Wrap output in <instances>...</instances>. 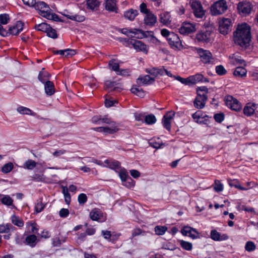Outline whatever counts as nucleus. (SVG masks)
Wrapping results in <instances>:
<instances>
[{"mask_svg": "<svg viewBox=\"0 0 258 258\" xmlns=\"http://www.w3.org/2000/svg\"><path fill=\"white\" fill-rule=\"evenodd\" d=\"M233 40L235 44L240 47L247 48L251 40L250 27L246 23L238 25L233 33Z\"/></svg>", "mask_w": 258, "mask_h": 258, "instance_id": "nucleus-1", "label": "nucleus"}, {"mask_svg": "<svg viewBox=\"0 0 258 258\" xmlns=\"http://www.w3.org/2000/svg\"><path fill=\"white\" fill-rule=\"evenodd\" d=\"M195 50L203 63L205 64H213L214 63L215 59L209 50L197 47H195Z\"/></svg>", "mask_w": 258, "mask_h": 258, "instance_id": "nucleus-2", "label": "nucleus"}, {"mask_svg": "<svg viewBox=\"0 0 258 258\" xmlns=\"http://www.w3.org/2000/svg\"><path fill=\"white\" fill-rule=\"evenodd\" d=\"M228 9L225 0H219L215 2L211 7V13L213 16L223 14Z\"/></svg>", "mask_w": 258, "mask_h": 258, "instance_id": "nucleus-3", "label": "nucleus"}, {"mask_svg": "<svg viewBox=\"0 0 258 258\" xmlns=\"http://www.w3.org/2000/svg\"><path fill=\"white\" fill-rule=\"evenodd\" d=\"M190 6L195 16L197 18H202L205 14L201 3L196 0L191 2Z\"/></svg>", "mask_w": 258, "mask_h": 258, "instance_id": "nucleus-4", "label": "nucleus"}, {"mask_svg": "<svg viewBox=\"0 0 258 258\" xmlns=\"http://www.w3.org/2000/svg\"><path fill=\"white\" fill-rule=\"evenodd\" d=\"M225 104L231 109L239 111L241 109L242 105L240 103L232 96L228 95L225 98Z\"/></svg>", "mask_w": 258, "mask_h": 258, "instance_id": "nucleus-5", "label": "nucleus"}, {"mask_svg": "<svg viewBox=\"0 0 258 258\" xmlns=\"http://www.w3.org/2000/svg\"><path fill=\"white\" fill-rule=\"evenodd\" d=\"M171 47L175 50H181L183 48L182 42L177 34L173 33L167 40Z\"/></svg>", "mask_w": 258, "mask_h": 258, "instance_id": "nucleus-6", "label": "nucleus"}, {"mask_svg": "<svg viewBox=\"0 0 258 258\" xmlns=\"http://www.w3.org/2000/svg\"><path fill=\"white\" fill-rule=\"evenodd\" d=\"M34 7L36 10L39 11V14L43 17L45 18L51 9L49 6L44 2L38 1L35 2Z\"/></svg>", "mask_w": 258, "mask_h": 258, "instance_id": "nucleus-7", "label": "nucleus"}, {"mask_svg": "<svg viewBox=\"0 0 258 258\" xmlns=\"http://www.w3.org/2000/svg\"><path fill=\"white\" fill-rule=\"evenodd\" d=\"M104 89L109 92H114L119 93L122 90V85L119 83L107 80L104 82Z\"/></svg>", "mask_w": 258, "mask_h": 258, "instance_id": "nucleus-8", "label": "nucleus"}, {"mask_svg": "<svg viewBox=\"0 0 258 258\" xmlns=\"http://www.w3.org/2000/svg\"><path fill=\"white\" fill-rule=\"evenodd\" d=\"M232 22L230 19L223 18L219 22V30L220 33L226 35L231 30Z\"/></svg>", "mask_w": 258, "mask_h": 258, "instance_id": "nucleus-9", "label": "nucleus"}, {"mask_svg": "<svg viewBox=\"0 0 258 258\" xmlns=\"http://www.w3.org/2000/svg\"><path fill=\"white\" fill-rule=\"evenodd\" d=\"M212 31L204 29L199 31L196 34V39L199 42L208 43L211 41Z\"/></svg>", "mask_w": 258, "mask_h": 258, "instance_id": "nucleus-10", "label": "nucleus"}, {"mask_svg": "<svg viewBox=\"0 0 258 258\" xmlns=\"http://www.w3.org/2000/svg\"><path fill=\"white\" fill-rule=\"evenodd\" d=\"M178 30L181 34L188 35L195 32L196 30V28L194 24L184 22L178 29Z\"/></svg>", "mask_w": 258, "mask_h": 258, "instance_id": "nucleus-11", "label": "nucleus"}, {"mask_svg": "<svg viewBox=\"0 0 258 258\" xmlns=\"http://www.w3.org/2000/svg\"><path fill=\"white\" fill-rule=\"evenodd\" d=\"M237 10L239 13L242 15L249 14L251 10V4L249 2H240L237 5Z\"/></svg>", "mask_w": 258, "mask_h": 258, "instance_id": "nucleus-12", "label": "nucleus"}, {"mask_svg": "<svg viewBox=\"0 0 258 258\" xmlns=\"http://www.w3.org/2000/svg\"><path fill=\"white\" fill-rule=\"evenodd\" d=\"M207 100V96L205 94H197L194 102V106L198 109L203 108Z\"/></svg>", "mask_w": 258, "mask_h": 258, "instance_id": "nucleus-13", "label": "nucleus"}, {"mask_svg": "<svg viewBox=\"0 0 258 258\" xmlns=\"http://www.w3.org/2000/svg\"><path fill=\"white\" fill-rule=\"evenodd\" d=\"M175 115V112L172 111H168L162 118L163 126L168 131L171 130V120Z\"/></svg>", "mask_w": 258, "mask_h": 258, "instance_id": "nucleus-14", "label": "nucleus"}, {"mask_svg": "<svg viewBox=\"0 0 258 258\" xmlns=\"http://www.w3.org/2000/svg\"><path fill=\"white\" fill-rule=\"evenodd\" d=\"M24 23L22 21H17L15 25L9 27L8 30V35H18L23 29Z\"/></svg>", "mask_w": 258, "mask_h": 258, "instance_id": "nucleus-15", "label": "nucleus"}, {"mask_svg": "<svg viewBox=\"0 0 258 258\" xmlns=\"http://www.w3.org/2000/svg\"><path fill=\"white\" fill-rule=\"evenodd\" d=\"M144 22L146 26L153 27L157 22V17L152 12H148L145 14Z\"/></svg>", "mask_w": 258, "mask_h": 258, "instance_id": "nucleus-16", "label": "nucleus"}, {"mask_svg": "<svg viewBox=\"0 0 258 258\" xmlns=\"http://www.w3.org/2000/svg\"><path fill=\"white\" fill-rule=\"evenodd\" d=\"M181 233L184 235H188L193 239L197 238L198 237L199 233L195 229L189 226H184L182 229Z\"/></svg>", "mask_w": 258, "mask_h": 258, "instance_id": "nucleus-17", "label": "nucleus"}, {"mask_svg": "<svg viewBox=\"0 0 258 258\" xmlns=\"http://www.w3.org/2000/svg\"><path fill=\"white\" fill-rule=\"evenodd\" d=\"M210 237L214 241H223L228 239L229 237L226 234H221L216 230H212L211 231Z\"/></svg>", "mask_w": 258, "mask_h": 258, "instance_id": "nucleus-18", "label": "nucleus"}, {"mask_svg": "<svg viewBox=\"0 0 258 258\" xmlns=\"http://www.w3.org/2000/svg\"><path fill=\"white\" fill-rule=\"evenodd\" d=\"M121 32L122 34L128 35L130 33H133L135 34H137L138 33H141L143 37H147V34L151 33L153 32L151 31H146L144 32V31L138 29H128L127 28H123L121 29Z\"/></svg>", "mask_w": 258, "mask_h": 258, "instance_id": "nucleus-19", "label": "nucleus"}, {"mask_svg": "<svg viewBox=\"0 0 258 258\" xmlns=\"http://www.w3.org/2000/svg\"><path fill=\"white\" fill-rule=\"evenodd\" d=\"M94 130L99 132H103L105 135L113 134L117 132L118 128L115 125H111L110 127H98L94 128Z\"/></svg>", "mask_w": 258, "mask_h": 258, "instance_id": "nucleus-20", "label": "nucleus"}, {"mask_svg": "<svg viewBox=\"0 0 258 258\" xmlns=\"http://www.w3.org/2000/svg\"><path fill=\"white\" fill-rule=\"evenodd\" d=\"M132 46L137 51H142L146 54L148 53V47L141 41L135 40Z\"/></svg>", "mask_w": 258, "mask_h": 258, "instance_id": "nucleus-21", "label": "nucleus"}, {"mask_svg": "<svg viewBox=\"0 0 258 258\" xmlns=\"http://www.w3.org/2000/svg\"><path fill=\"white\" fill-rule=\"evenodd\" d=\"M188 81L190 82V84H195L200 82H209V80L207 78H205L201 74H197L189 76L188 77Z\"/></svg>", "mask_w": 258, "mask_h": 258, "instance_id": "nucleus-22", "label": "nucleus"}, {"mask_svg": "<svg viewBox=\"0 0 258 258\" xmlns=\"http://www.w3.org/2000/svg\"><path fill=\"white\" fill-rule=\"evenodd\" d=\"M87 9L92 12L97 11L101 4L100 0H86Z\"/></svg>", "mask_w": 258, "mask_h": 258, "instance_id": "nucleus-23", "label": "nucleus"}, {"mask_svg": "<svg viewBox=\"0 0 258 258\" xmlns=\"http://www.w3.org/2000/svg\"><path fill=\"white\" fill-rule=\"evenodd\" d=\"M104 5L105 9L107 11L117 13V7L115 0H106Z\"/></svg>", "mask_w": 258, "mask_h": 258, "instance_id": "nucleus-24", "label": "nucleus"}, {"mask_svg": "<svg viewBox=\"0 0 258 258\" xmlns=\"http://www.w3.org/2000/svg\"><path fill=\"white\" fill-rule=\"evenodd\" d=\"M154 77H151L149 75H145L143 77H140L137 79L138 83L146 85L152 84L154 82Z\"/></svg>", "mask_w": 258, "mask_h": 258, "instance_id": "nucleus-25", "label": "nucleus"}, {"mask_svg": "<svg viewBox=\"0 0 258 258\" xmlns=\"http://www.w3.org/2000/svg\"><path fill=\"white\" fill-rule=\"evenodd\" d=\"M44 84L45 92L48 96L52 95L55 92L54 85L53 82L50 81H46Z\"/></svg>", "mask_w": 258, "mask_h": 258, "instance_id": "nucleus-26", "label": "nucleus"}, {"mask_svg": "<svg viewBox=\"0 0 258 258\" xmlns=\"http://www.w3.org/2000/svg\"><path fill=\"white\" fill-rule=\"evenodd\" d=\"M104 163L106 167L113 170L119 169L120 168V163L116 160L107 159L105 160Z\"/></svg>", "mask_w": 258, "mask_h": 258, "instance_id": "nucleus-27", "label": "nucleus"}, {"mask_svg": "<svg viewBox=\"0 0 258 258\" xmlns=\"http://www.w3.org/2000/svg\"><path fill=\"white\" fill-rule=\"evenodd\" d=\"M170 18L171 17L169 13L167 12H165L160 15V21L163 24L168 25L171 22Z\"/></svg>", "mask_w": 258, "mask_h": 258, "instance_id": "nucleus-28", "label": "nucleus"}, {"mask_svg": "<svg viewBox=\"0 0 258 258\" xmlns=\"http://www.w3.org/2000/svg\"><path fill=\"white\" fill-rule=\"evenodd\" d=\"M17 111L22 115H30L32 116H35L36 115V113L30 109L22 106L18 107L17 108Z\"/></svg>", "mask_w": 258, "mask_h": 258, "instance_id": "nucleus-29", "label": "nucleus"}, {"mask_svg": "<svg viewBox=\"0 0 258 258\" xmlns=\"http://www.w3.org/2000/svg\"><path fill=\"white\" fill-rule=\"evenodd\" d=\"M247 71L242 67H236L233 72V75L236 77L242 78L246 75Z\"/></svg>", "mask_w": 258, "mask_h": 258, "instance_id": "nucleus-30", "label": "nucleus"}, {"mask_svg": "<svg viewBox=\"0 0 258 258\" xmlns=\"http://www.w3.org/2000/svg\"><path fill=\"white\" fill-rule=\"evenodd\" d=\"M138 15V11L136 10L130 9L124 13V17L130 20L133 21L135 17Z\"/></svg>", "mask_w": 258, "mask_h": 258, "instance_id": "nucleus-31", "label": "nucleus"}, {"mask_svg": "<svg viewBox=\"0 0 258 258\" xmlns=\"http://www.w3.org/2000/svg\"><path fill=\"white\" fill-rule=\"evenodd\" d=\"M2 196L0 197L1 201L3 205L7 206H11L13 205V200L9 195H4L1 194Z\"/></svg>", "mask_w": 258, "mask_h": 258, "instance_id": "nucleus-32", "label": "nucleus"}, {"mask_svg": "<svg viewBox=\"0 0 258 258\" xmlns=\"http://www.w3.org/2000/svg\"><path fill=\"white\" fill-rule=\"evenodd\" d=\"M37 237L34 234L30 235L25 238V243L33 247L36 244Z\"/></svg>", "mask_w": 258, "mask_h": 258, "instance_id": "nucleus-33", "label": "nucleus"}, {"mask_svg": "<svg viewBox=\"0 0 258 258\" xmlns=\"http://www.w3.org/2000/svg\"><path fill=\"white\" fill-rule=\"evenodd\" d=\"M102 217V214L98 210L94 209L90 213V217L93 221H99Z\"/></svg>", "mask_w": 258, "mask_h": 258, "instance_id": "nucleus-34", "label": "nucleus"}, {"mask_svg": "<svg viewBox=\"0 0 258 258\" xmlns=\"http://www.w3.org/2000/svg\"><path fill=\"white\" fill-rule=\"evenodd\" d=\"M255 106V104L254 103L250 105H246L243 108V113L246 116H251L254 112Z\"/></svg>", "mask_w": 258, "mask_h": 258, "instance_id": "nucleus-35", "label": "nucleus"}, {"mask_svg": "<svg viewBox=\"0 0 258 258\" xmlns=\"http://www.w3.org/2000/svg\"><path fill=\"white\" fill-rule=\"evenodd\" d=\"M192 117L194 120L197 123L204 122V121H201V119H203L205 117H208V116L204 115L203 113L201 111H198L192 115Z\"/></svg>", "mask_w": 258, "mask_h": 258, "instance_id": "nucleus-36", "label": "nucleus"}, {"mask_svg": "<svg viewBox=\"0 0 258 258\" xmlns=\"http://www.w3.org/2000/svg\"><path fill=\"white\" fill-rule=\"evenodd\" d=\"M11 221H12V223L19 227H22L24 226V221H23V220L22 219H21L19 217L15 215H13L11 217Z\"/></svg>", "mask_w": 258, "mask_h": 258, "instance_id": "nucleus-37", "label": "nucleus"}, {"mask_svg": "<svg viewBox=\"0 0 258 258\" xmlns=\"http://www.w3.org/2000/svg\"><path fill=\"white\" fill-rule=\"evenodd\" d=\"M36 165L37 163L35 161L32 159H28L24 163L23 167L25 169L31 170L36 167Z\"/></svg>", "mask_w": 258, "mask_h": 258, "instance_id": "nucleus-38", "label": "nucleus"}, {"mask_svg": "<svg viewBox=\"0 0 258 258\" xmlns=\"http://www.w3.org/2000/svg\"><path fill=\"white\" fill-rule=\"evenodd\" d=\"M230 63L233 65L237 64H242L244 63L243 59L240 58L238 55L233 54L232 56H230Z\"/></svg>", "mask_w": 258, "mask_h": 258, "instance_id": "nucleus-39", "label": "nucleus"}, {"mask_svg": "<svg viewBox=\"0 0 258 258\" xmlns=\"http://www.w3.org/2000/svg\"><path fill=\"white\" fill-rule=\"evenodd\" d=\"M14 227L9 223L0 225V233H8Z\"/></svg>", "mask_w": 258, "mask_h": 258, "instance_id": "nucleus-40", "label": "nucleus"}, {"mask_svg": "<svg viewBox=\"0 0 258 258\" xmlns=\"http://www.w3.org/2000/svg\"><path fill=\"white\" fill-rule=\"evenodd\" d=\"M145 122L147 124H153L156 121L155 116L153 114H149L145 116Z\"/></svg>", "mask_w": 258, "mask_h": 258, "instance_id": "nucleus-41", "label": "nucleus"}, {"mask_svg": "<svg viewBox=\"0 0 258 258\" xmlns=\"http://www.w3.org/2000/svg\"><path fill=\"white\" fill-rule=\"evenodd\" d=\"M49 26V25L45 23H41L40 24L35 25L34 28L38 31H42L46 33Z\"/></svg>", "mask_w": 258, "mask_h": 258, "instance_id": "nucleus-42", "label": "nucleus"}, {"mask_svg": "<svg viewBox=\"0 0 258 258\" xmlns=\"http://www.w3.org/2000/svg\"><path fill=\"white\" fill-rule=\"evenodd\" d=\"M108 65L112 70L115 72L116 73L119 71V65L118 63L116 62L115 59H112L108 62Z\"/></svg>", "mask_w": 258, "mask_h": 258, "instance_id": "nucleus-43", "label": "nucleus"}, {"mask_svg": "<svg viewBox=\"0 0 258 258\" xmlns=\"http://www.w3.org/2000/svg\"><path fill=\"white\" fill-rule=\"evenodd\" d=\"M62 192L64 197L65 202L67 204L69 205L71 202V198L70 194H69L68 191V188L65 186H62Z\"/></svg>", "mask_w": 258, "mask_h": 258, "instance_id": "nucleus-44", "label": "nucleus"}, {"mask_svg": "<svg viewBox=\"0 0 258 258\" xmlns=\"http://www.w3.org/2000/svg\"><path fill=\"white\" fill-rule=\"evenodd\" d=\"M155 232L157 235H162L167 230V228L165 226H156L155 228Z\"/></svg>", "mask_w": 258, "mask_h": 258, "instance_id": "nucleus-45", "label": "nucleus"}, {"mask_svg": "<svg viewBox=\"0 0 258 258\" xmlns=\"http://www.w3.org/2000/svg\"><path fill=\"white\" fill-rule=\"evenodd\" d=\"M131 91L132 93L140 97H144L145 96V93L142 89L133 87L131 89Z\"/></svg>", "mask_w": 258, "mask_h": 258, "instance_id": "nucleus-46", "label": "nucleus"}, {"mask_svg": "<svg viewBox=\"0 0 258 258\" xmlns=\"http://www.w3.org/2000/svg\"><path fill=\"white\" fill-rule=\"evenodd\" d=\"M46 33L47 36L53 39H56L58 37V35L56 30L50 27L48 28Z\"/></svg>", "mask_w": 258, "mask_h": 258, "instance_id": "nucleus-47", "label": "nucleus"}, {"mask_svg": "<svg viewBox=\"0 0 258 258\" xmlns=\"http://www.w3.org/2000/svg\"><path fill=\"white\" fill-rule=\"evenodd\" d=\"M118 175L121 180L122 181H125L127 179L132 180V179L128 176L127 172L124 169H122L118 173Z\"/></svg>", "mask_w": 258, "mask_h": 258, "instance_id": "nucleus-48", "label": "nucleus"}, {"mask_svg": "<svg viewBox=\"0 0 258 258\" xmlns=\"http://www.w3.org/2000/svg\"><path fill=\"white\" fill-rule=\"evenodd\" d=\"M180 244L182 248L186 250H191L192 248L191 243L184 240H180Z\"/></svg>", "mask_w": 258, "mask_h": 258, "instance_id": "nucleus-49", "label": "nucleus"}, {"mask_svg": "<svg viewBox=\"0 0 258 258\" xmlns=\"http://www.w3.org/2000/svg\"><path fill=\"white\" fill-rule=\"evenodd\" d=\"M13 167L14 166L12 163H8L3 166L2 168V171L5 173H8L13 169Z\"/></svg>", "mask_w": 258, "mask_h": 258, "instance_id": "nucleus-50", "label": "nucleus"}, {"mask_svg": "<svg viewBox=\"0 0 258 258\" xmlns=\"http://www.w3.org/2000/svg\"><path fill=\"white\" fill-rule=\"evenodd\" d=\"M49 76L48 74L45 72H40L38 75L39 80L42 83H44L46 81H47V79Z\"/></svg>", "mask_w": 258, "mask_h": 258, "instance_id": "nucleus-51", "label": "nucleus"}, {"mask_svg": "<svg viewBox=\"0 0 258 258\" xmlns=\"http://www.w3.org/2000/svg\"><path fill=\"white\" fill-rule=\"evenodd\" d=\"M10 21L9 15L7 14L0 15V24L6 25Z\"/></svg>", "mask_w": 258, "mask_h": 258, "instance_id": "nucleus-52", "label": "nucleus"}, {"mask_svg": "<svg viewBox=\"0 0 258 258\" xmlns=\"http://www.w3.org/2000/svg\"><path fill=\"white\" fill-rule=\"evenodd\" d=\"M88 198L85 194H80L78 197V201L80 205H84L87 201Z\"/></svg>", "mask_w": 258, "mask_h": 258, "instance_id": "nucleus-53", "label": "nucleus"}, {"mask_svg": "<svg viewBox=\"0 0 258 258\" xmlns=\"http://www.w3.org/2000/svg\"><path fill=\"white\" fill-rule=\"evenodd\" d=\"M215 71L219 76H223L227 73V71L222 65H219L216 67Z\"/></svg>", "mask_w": 258, "mask_h": 258, "instance_id": "nucleus-54", "label": "nucleus"}, {"mask_svg": "<svg viewBox=\"0 0 258 258\" xmlns=\"http://www.w3.org/2000/svg\"><path fill=\"white\" fill-rule=\"evenodd\" d=\"M45 18L57 22L61 21V20L59 19L58 16L55 13H51V11H49L48 14L47 15V16L45 17Z\"/></svg>", "mask_w": 258, "mask_h": 258, "instance_id": "nucleus-55", "label": "nucleus"}, {"mask_svg": "<svg viewBox=\"0 0 258 258\" xmlns=\"http://www.w3.org/2000/svg\"><path fill=\"white\" fill-rule=\"evenodd\" d=\"M256 248L254 242L252 241H248L246 243L245 245V249L247 251H252Z\"/></svg>", "mask_w": 258, "mask_h": 258, "instance_id": "nucleus-56", "label": "nucleus"}, {"mask_svg": "<svg viewBox=\"0 0 258 258\" xmlns=\"http://www.w3.org/2000/svg\"><path fill=\"white\" fill-rule=\"evenodd\" d=\"M101 124H107L110 125H115L116 124L115 122L112 121L110 118H108L107 117H102L101 118Z\"/></svg>", "mask_w": 258, "mask_h": 258, "instance_id": "nucleus-57", "label": "nucleus"}, {"mask_svg": "<svg viewBox=\"0 0 258 258\" xmlns=\"http://www.w3.org/2000/svg\"><path fill=\"white\" fill-rule=\"evenodd\" d=\"M215 190L217 192L222 191L223 189V184L218 180H215V185L214 187Z\"/></svg>", "mask_w": 258, "mask_h": 258, "instance_id": "nucleus-58", "label": "nucleus"}, {"mask_svg": "<svg viewBox=\"0 0 258 258\" xmlns=\"http://www.w3.org/2000/svg\"><path fill=\"white\" fill-rule=\"evenodd\" d=\"M33 180L36 182H41L45 180V177L43 174H35L32 176Z\"/></svg>", "mask_w": 258, "mask_h": 258, "instance_id": "nucleus-59", "label": "nucleus"}, {"mask_svg": "<svg viewBox=\"0 0 258 258\" xmlns=\"http://www.w3.org/2000/svg\"><path fill=\"white\" fill-rule=\"evenodd\" d=\"M45 205L41 201L38 202L35 205V211L37 213L41 212L44 209Z\"/></svg>", "mask_w": 258, "mask_h": 258, "instance_id": "nucleus-60", "label": "nucleus"}, {"mask_svg": "<svg viewBox=\"0 0 258 258\" xmlns=\"http://www.w3.org/2000/svg\"><path fill=\"white\" fill-rule=\"evenodd\" d=\"M85 19V17L84 16L77 14L74 15V17L70 18V20L79 22H83Z\"/></svg>", "mask_w": 258, "mask_h": 258, "instance_id": "nucleus-61", "label": "nucleus"}, {"mask_svg": "<svg viewBox=\"0 0 258 258\" xmlns=\"http://www.w3.org/2000/svg\"><path fill=\"white\" fill-rule=\"evenodd\" d=\"M215 121L221 123L224 119V114L222 113L215 114L214 116Z\"/></svg>", "mask_w": 258, "mask_h": 258, "instance_id": "nucleus-62", "label": "nucleus"}, {"mask_svg": "<svg viewBox=\"0 0 258 258\" xmlns=\"http://www.w3.org/2000/svg\"><path fill=\"white\" fill-rule=\"evenodd\" d=\"M134 114L136 120L142 121V122H143V120L144 118L145 119V116L144 115V113L136 112Z\"/></svg>", "mask_w": 258, "mask_h": 258, "instance_id": "nucleus-63", "label": "nucleus"}, {"mask_svg": "<svg viewBox=\"0 0 258 258\" xmlns=\"http://www.w3.org/2000/svg\"><path fill=\"white\" fill-rule=\"evenodd\" d=\"M197 94H205L206 95L208 93V89L206 86L198 87L197 89Z\"/></svg>", "mask_w": 258, "mask_h": 258, "instance_id": "nucleus-64", "label": "nucleus"}]
</instances>
